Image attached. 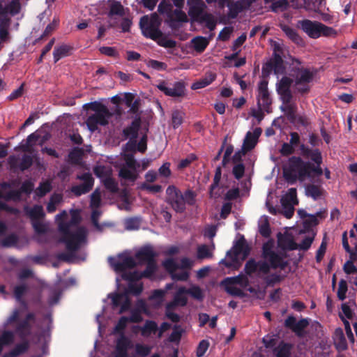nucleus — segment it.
I'll return each instance as SVG.
<instances>
[{
	"label": "nucleus",
	"mask_w": 357,
	"mask_h": 357,
	"mask_svg": "<svg viewBox=\"0 0 357 357\" xmlns=\"http://www.w3.org/2000/svg\"><path fill=\"white\" fill-rule=\"evenodd\" d=\"M273 241L271 240L264 243L261 247V257L265 260L255 261L250 258L245 261L244 266L245 274L252 275L258 272L260 275H266L271 272V268H280L283 271L287 267L288 261L284 259L287 257L286 253H278L273 251Z\"/></svg>",
	"instance_id": "nucleus-1"
},
{
	"label": "nucleus",
	"mask_w": 357,
	"mask_h": 357,
	"mask_svg": "<svg viewBox=\"0 0 357 357\" xmlns=\"http://www.w3.org/2000/svg\"><path fill=\"white\" fill-rule=\"evenodd\" d=\"M283 174L284 178H303L320 176L322 169L314 167L310 162H304L300 157L292 156L283 165Z\"/></svg>",
	"instance_id": "nucleus-2"
},
{
	"label": "nucleus",
	"mask_w": 357,
	"mask_h": 357,
	"mask_svg": "<svg viewBox=\"0 0 357 357\" xmlns=\"http://www.w3.org/2000/svg\"><path fill=\"white\" fill-rule=\"evenodd\" d=\"M89 108L94 113L88 116L86 123L91 132L96 130L99 126H104L109 123L112 113L106 105L99 102H93L90 103Z\"/></svg>",
	"instance_id": "nucleus-3"
},
{
	"label": "nucleus",
	"mask_w": 357,
	"mask_h": 357,
	"mask_svg": "<svg viewBox=\"0 0 357 357\" xmlns=\"http://www.w3.org/2000/svg\"><path fill=\"white\" fill-rule=\"evenodd\" d=\"M59 231L63 234L61 241L66 244L68 252H76L81 243L85 241L86 230L84 227H78L77 230L73 231L68 229V224H61L59 227Z\"/></svg>",
	"instance_id": "nucleus-4"
},
{
	"label": "nucleus",
	"mask_w": 357,
	"mask_h": 357,
	"mask_svg": "<svg viewBox=\"0 0 357 357\" xmlns=\"http://www.w3.org/2000/svg\"><path fill=\"white\" fill-rule=\"evenodd\" d=\"M316 71L303 67H295L292 70L291 76L294 87L300 93H306L310 91V84L313 81Z\"/></svg>",
	"instance_id": "nucleus-5"
},
{
	"label": "nucleus",
	"mask_w": 357,
	"mask_h": 357,
	"mask_svg": "<svg viewBox=\"0 0 357 357\" xmlns=\"http://www.w3.org/2000/svg\"><path fill=\"white\" fill-rule=\"evenodd\" d=\"M162 20L155 13L150 15H144L139 21V26L142 34L146 37L156 40L162 36L160 29Z\"/></svg>",
	"instance_id": "nucleus-6"
},
{
	"label": "nucleus",
	"mask_w": 357,
	"mask_h": 357,
	"mask_svg": "<svg viewBox=\"0 0 357 357\" xmlns=\"http://www.w3.org/2000/svg\"><path fill=\"white\" fill-rule=\"evenodd\" d=\"M302 30L310 38H318L321 36L335 37L337 31L332 27L327 26L317 21L303 20L298 22Z\"/></svg>",
	"instance_id": "nucleus-7"
},
{
	"label": "nucleus",
	"mask_w": 357,
	"mask_h": 357,
	"mask_svg": "<svg viewBox=\"0 0 357 357\" xmlns=\"http://www.w3.org/2000/svg\"><path fill=\"white\" fill-rule=\"evenodd\" d=\"M243 152H236L232 157V174L235 178L246 177L250 178L254 172L252 162L245 164L241 158Z\"/></svg>",
	"instance_id": "nucleus-8"
},
{
	"label": "nucleus",
	"mask_w": 357,
	"mask_h": 357,
	"mask_svg": "<svg viewBox=\"0 0 357 357\" xmlns=\"http://www.w3.org/2000/svg\"><path fill=\"white\" fill-rule=\"evenodd\" d=\"M158 10L161 14H166L169 20L173 23L174 22H187L188 16L181 8H176L173 10V6L166 1H162L160 3L158 7Z\"/></svg>",
	"instance_id": "nucleus-9"
},
{
	"label": "nucleus",
	"mask_w": 357,
	"mask_h": 357,
	"mask_svg": "<svg viewBox=\"0 0 357 357\" xmlns=\"http://www.w3.org/2000/svg\"><path fill=\"white\" fill-rule=\"evenodd\" d=\"M118 258L114 257H108V263H109L111 267L114 269L115 272L120 273L124 272L128 268H133L137 265L136 262L130 256H128L124 253H120L118 255Z\"/></svg>",
	"instance_id": "nucleus-10"
},
{
	"label": "nucleus",
	"mask_w": 357,
	"mask_h": 357,
	"mask_svg": "<svg viewBox=\"0 0 357 357\" xmlns=\"http://www.w3.org/2000/svg\"><path fill=\"white\" fill-rule=\"evenodd\" d=\"M156 87L167 96L180 98L185 96V85L181 82L169 84L165 81H160Z\"/></svg>",
	"instance_id": "nucleus-11"
},
{
	"label": "nucleus",
	"mask_w": 357,
	"mask_h": 357,
	"mask_svg": "<svg viewBox=\"0 0 357 357\" xmlns=\"http://www.w3.org/2000/svg\"><path fill=\"white\" fill-rule=\"evenodd\" d=\"M35 319L36 315L34 313L30 312L26 314L25 318L18 321L15 329H14V331H12L14 335H17L21 340H26L31 334V325L30 321H35Z\"/></svg>",
	"instance_id": "nucleus-12"
},
{
	"label": "nucleus",
	"mask_w": 357,
	"mask_h": 357,
	"mask_svg": "<svg viewBox=\"0 0 357 357\" xmlns=\"http://www.w3.org/2000/svg\"><path fill=\"white\" fill-rule=\"evenodd\" d=\"M167 202L171 204L172 209L176 213H183L186 202L181 197V192L174 186H169L167 188Z\"/></svg>",
	"instance_id": "nucleus-13"
},
{
	"label": "nucleus",
	"mask_w": 357,
	"mask_h": 357,
	"mask_svg": "<svg viewBox=\"0 0 357 357\" xmlns=\"http://www.w3.org/2000/svg\"><path fill=\"white\" fill-rule=\"evenodd\" d=\"M257 0H238L228 2L227 17L229 19H236L238 14L248 9L251 5Z\"/></svg>",
	"instance_id": "nucleus-14"
},
{
	"label": "nucleus",
	"mask_w": 357,
	"mask_h": 357,
	"mask_svg": "<svg viewBox=\"0 0 357 357\" xmlns=\"http://www.w3.org/2000/svg\"><path fill=\"white\" fill-rule=\"evenodd\" d=\"M257 105L260 109H264L269 112V107L271 105V98L268 89V83L266 81H261L258 86Z\"/></svg>",
	"instance_id": "nucleus-15"
},
{
	"label": "nucleus",
	"mask_w": 357,
	"mask_h": 357,
	"mask_svg": "<svg viewBox=\"0 0 357 357\" xmlns=\"http://www.w3.org/2000/svg\"><path fill=\"white\" fill-rule=\"evenodd\" d=\"M309 326V321L306 319H301L296 321L294 316H289L284 320V327L291 329L297 337H301L304 335V329Z\"/></svg>",
	"instance_id": "nucleus-16"
},
{
	"label": "nucleus",
	"mask_w": 357,
	"mask_h": 357,
	"mask_svg": "<svg viewBox=\"0 0 357 357\" xmlns=\"http://www.w3.org/2000/svg\"><path fill=\"white\" fill-rule=\"evenodd\" d=\"M10 169L14 171H24L28 169L33 162V158L28 155H24L22 158L10 155L8 160Z\"/></svg>",
	"instance_id": "nucleus-17"
},
{
	"label": "nucleus",
	"mask_w": 357,
	"mask_h": 357,
	"mask_svg": "<svg viewBox=\"0 0 357 357\" xmlns=\"http://www.w3.org/2000/svg\"><path fill=\"white\" fill-rule=\"evenodd\" d=\"M188 5L189 6L188 15L194 22H196L206 12L207 6L202 0H188Z\"/></svg>",
	"instance_id": "nucleus-18"
},
{
	"label": "nucleus",
	"mask_w": 357,
	"mask_h": 357,
	"mask_svg": "<svg viewBox=\"0 0 357 357\" xmlns=\"http://www.w3.org/2000/svg\"><path fill=\"white\" fill-rule=\"evenodd\" d=\"M157 256L158 254L151 245L144 246L135 253V259L140 266L146 262H155Z\"/></svg>",
	"instance_id": "nucleus-19"
},
{
	"label": "nucleus",
	"mask_w": 357,
	"mask_h": 357,
	"mask_svg": "<svg viewBox=\"0 0 357 357\" xmlns=\"http://www.w3.org/2000/svg\"><path fill=\"white\" fill-rule=\"evenodd\" d=\"M293 83V78L283 77L278 84L277 91L282 102H290L291 100L292 94L290 86Z\"/></svg>",
	"instance_id": "nucleus-20"
},
{
	"label": "nucleus",
	"mask_w": 357,
	"mask_h": 357,
	"mask_svg": "<svg viewBox=\"0 0 357 357\" xmlns=\"http://www.w3.org/2000/svg\"><path fill=\"white\" fill-rule=\"evenodd\" d=\"M125 162L126 165L119 170V176L121 178H135L136 162L133 156L130 154L126 155Z\"/></svg>",
	"instance_id": "nucleus-21"
},
{
	"label": "nucleus",
	"mask_w": 357,
	"mask_h": 357,
	"mask_svg": "<svg viewBox=\"0 0 357 357\" xmlns=\"http://www.w3.org/2000/svg\"><path fill=\"white\" fill-rule=\"evenodd\" d=\"M261 132L260 128H256L253 132H248L244 139L242 149L238 152H243V155H245L248 151L254 149L257 143V139Z\"/></svg>",
	"instance_id": "nucleus-22"
},
{
	"label": "nucleus",
	"mask_w": 357,
	"mask_h": 357,
	"mask_svg": "<svg viewBox=\"0 0 357 357\" xmlns=\"http://www.w3.org/2000/svg\"><path fill=\"white\" fill-rule=\"evenodd\" d=\"M248 276L250 275L240 273L236 276L228 277L222 281V284L231 286L239 285L241 288L245 289L250 284Z\"/></svg>",
	"instance_id": "nucleus-23"
},
{
	"label": "nucleus",
	"mask_w": 357,
	"mask_h": 357,
	"mask_svg": "<svg viewBox=\"0 0 357 357\" xmlns=\"http://www.w3.org/2000/svg\"><path fill=\"white\" fill-rule=\"evenodd\" d=\"M300 149L304 157L310 158L313 162H314L315 165L312 164L314 167H320V165L322 162V157L321 152L318 149H310L304 144L301 146Z\"/></svg>",
	"instance_id": "nucleus-24"
},
{
	"label": "nucleus",
	"mask_w": 357,
	"mask_h": 357,
	"mask_svg": "<svg viewBox=\"0 0 357 357\" xmlns=\"http://www.w3.org/2000/svg\"><path fill=\"white\" fill-rule=\"evenodd\" d=\"M325 191L319 183H307L305 185V195L314 200L320 199Z\"/></svg>",
	"instance_id": "nucleus-25"
},
{
	"label": "nucleus",
	"mask_w": 357,
	"mask_h": 357,
	"mask_svg": "<svg viewBox=\"0 0 357 357\" xmlns=\"http://www.w3.org/2000/svg\"><path fill=\"white\" fill-rule=\"evenodd\" d=\"M29 347L30 344H29L27 340H21L20 343L17 344L10 351L4 354L2 357H17L20 355H23L28 351Z\"/></svg>",
	"instance_id": "nucleus-26"
},
{
	"label": "nucleus",
	"mask_w": 357,
	"mask_h": 357,
	"mask_svg": "<svg viewBox=\"0 0 357 357\" xmlns=\"http://www.w3.org/2000/svg\"><path fill=\"white\" fill-rule=\"evenodd\" d=\"M103 185L106 190L113 195H117L121 197H127V190L126 188L120 189L118 187V182L116 180H102Z\"/></svg>",
	"instance_id": "nucleus-27"
},
{
	"label": "nucleus",
	"mask_w": 357,
	"mask_h": 357,
	"mask_svg": "<svg viewBox=\"0 0 357 357\" xmlns=\"http://www.w3.org/2000/svg\"><path fill=\"white\" fill-rule=\"evenodd\" d=\"M216 76L215 73L207 72L203 77L197 80L192 84L191 89L197 90L204 88L211 84L215 79Z\"/></svg>",
	"instance_id": "nucleus-28"
},
{
	"label": "nucleus",
	"mask_w": 357,
	"mask_h": 357,
	"mask_svg": "<svg viewBox=\"0 0 357 357\" xmlns=\"http://www.w3.org/2000/svg\"><path fill=\"white\" fill-rule=\"evenodd\" d=\"M82 183L70 188V192L75 194V196L79 197L84 194L89 192L94 185V180H82Z\"/></svg>",
	"instance_id": "nucleus-29"
},
{
	"label": "nucleus",
	"mask_w": 357,
	"mask_h": 357,
	"mask_svg": "<svg viewBox=\"0 0 357 357\" xmlns=\"http://www.w3.org/2000/svg\"><path fill=\"white\" fill-rule=\"evenodd\" d=\"M187 305V297L183 292L177 289L176 292L174 294L172 301L167 303V309H174L176 307H185Z\"/></svg>",
	"instance_id": "nucleus-30"
},
{
	"label": "nucleus",
	"mask_w": 357,
	"mask_h": 357,
	"mask_svg": "<svg viewBox=\"0 0 357 357\" xmlns=\"http://www.w3.org/2000/svg\"><path fill=\"white\" fill-rule=\"evenodd\" d=\"M178 290L184 294L190 295L192 298L197 301H202L204 298V294L198 285H192L188 289L183 286L179 287Z\"/></svg>",
	"instance_id": "nucleus-31"
},
{
	"label": "nucleus",
	"mask_w": 357,
	"mask_h": 357,
	"mask_svg": "<svg viewBox=\"0 0 357 357\" xmlns=\"http://www.w3.org/2000/svg\"><path fill=\"white\" fill-rule=\"evenodd\" d=\"M334 344L339 351H345L347 349V340H345L344 332L341 328L335 329L334 331Z\"/></svg>",
	"instance_id": "nucleus-32"
},
{
	"label": "nucleus",
	"mask_w": 357,
	"mask_h": 357,
	"mask_svg": "<svg viewBox=\"0 0 357 357\" xmlns=\"http://www.w3.org/2000/svg\"><path fill=\"white\" fill-rule=\"evenodd\" d=\"M199 24H204L210 31H213L217 24V20L215 16L209 13L206 12L203 15L196 20Z\"/></svg>",
	"instance_id": "nucleus-33"
},
{
	"label": "nucleus",
	"mask_w": 357,
	"mask_h": 357,
	"mask_svg": "<svg viewBox=\"0 0 357 357\" xmlns=\"http://www.w3.org/2000/svg\"><path fill=\"white\" fill-rule=\"evenodd\" d=\"M281 29L286 34V36L292 40L294 43L298 45H303L304 41L302 38L298 35L297 31L293 28L287 25H281Z\"/></svg>",
	"instance_id": "nucleus-34"
},
{
	"label": "nucleus",
	"mask_w": 357,
	"mask_h": 357,
	"mask_svg": "<svg viewBox=\"0 0 357 357\" xmlns=\"http://www.w3.org/2000/svg\"><path fill=\"white\" fill-rule=\"evenodd\" d=\"M140 127V120L135 119L132 123L123 130V135L126 139H135Z\"/></svg>",
	"instance_id": "nucleus-35"
},
{
	"label": "nucleus",
	"mask_w": 357,
	"mask_h": 357,
	"mask_svg": "<svg viewBox=\"0 0 357 357\" xmlns=\"http://www.w3.org/2000/svg\"><path fill=\"white\" fill-rule=\"evenodd\" d=\"M241 255L240 252H237L232 250L227 251L228 260H222V264L227 268H238V257Z\"/></svg>",
	"instance_id": "nucleus-36"
},
{
	"label": "nucleus",
	"mask_w": 357,
	"mask_h": 357,
	"mask_svg": "<svg viewBox=\"0 0 357 357\" xmlns=\"http://www.w3.org/2000/svg\"><path fill=\"white\" fill-rule=\"evenodd\" d=\"M222 180H214L213 183L210 186V197L218 199L224 194L226 188L221 183Z\"/></svg>",
	"instance_id": "nucleus-37"
},
{
	"label": "nucleus",
	"mask_w": 357,
	"mask_h": 357,
	"mask_svg": "<svg viewBox=\"0 0 357 357\" xmlns=\"http://www.w3.org/2000/svg\"><path fill=\"white\" fill-rule=\"evenodd\" d=\"M291 349V344L282 341L278 347L273 349V352L275 354V357H290Z\"/></svg>",
	"instance_id": "nucleus-38"
},
{
	"label": "nucleus",
	"mask_w": 357,
	"mask_h": 357,
	"mask_svg": "<svg viewBox=\"0 0 357 357\" xmlns=\"http://www.w3.org/2000/svg\"><path fill=\"white\" fill-rule=\"evenodd\" d=\"M71 50L70 46L64 44L55 47L53 52L54 62L56 63L61 58L67 56Z\"/></svg>",
	"instance_id": "nucleus-39"
},
{
	"label": "nucleus",
	"mask_w": 357,
	"mask_h": 357,
	"mask_svg": "<svg viewBox=\"0 0 357 357\" xmlns=\"http://www.w3.org/2000/svg\"><path fill=\"white\" fill-rule=\"evenodd\" d=\"M27 215L31 221H40L45 217L43 206L40 205H34L31 209L27 211Z\"/></svg>",
	"instance_id": "nucleus-40"
},
{
	"label": "nucleus",
	"mask_w": 357,
	"mask_h": 357,
	"mask_svg": "<svg viewBox=\"0 0 357 357\" xmlns=\"http://www.w3.org/2000/svg\"><path fill=\"white\" fill-rule=\"evenodd\" d=\"M126 15L125 9L119 1L113 0L109 1V10L108 15L112 17L114 15L124 16Z\"/></svg>",
	"instance_id": "nucleus-41"
},
{
	"label": "nucleus",
	"mask_w": 357,
	"mask_h": 357,
	"mask_svg": "<svg viewBox=\"0 0 357 357\" xmlns=\"http://www.w3.org/2000/svg\"><path fill=\"white\" fill-rule=\"evenodd\" d=\"M14 342V333L11 331H4L0 335V354L5 346L11 345Z\"/></svg>",
	"instance_id": "nucleus-42"
},
{
	"label": "nucleus",
	"mask_w": 357,
	"mask_h": 357,
	"mask_svg": "<svg viewBox=\"0 0 357 357\" xmlns=\"http://www.w3.org/2000/svg\"><path fill=\"white\" fill-rule=\"evenodd\" d=\"M280 202H282V204L297 205L298 200L296 188H292L289 189L287 194H285V195L282 197V199H280Z\"/></svg>",
	"instance_id": "nucleus-43"
},
{
	"label": "nucleus",
	"mask_w": 357,
	"mask_h": 357,
	"mask_svg": "<svg viewBox=\"0 0 357 357\" xmlns=\"http://www.w3.org/2000/svg\"><path fill=\"white\" fill-rule=\"evenodd\" d=\"M231 250L233 252L242 253L243 259L248 257V255L250 254V248L248 247V245H246L245 240L243 236H242L241 239L236 242L234 248H233V249Z\"/></svg>",
	"instance_id": "nucleus-44"
},
{
	"label": "nucleus",
	"mask_w": 357,
	"mask_h": 357,
	"mask_svg": "<svg viewBox=\"0 0 357 357\" xmlns=\"http://www.w3.org/2000/svg\"><path fill=\"white\" fill-rule=\"evenodd\" d=\"M191 42L194 50L199 53L204 52L209 43L208 40L202 36H197Z\"/></svg>",
	"instance_id": "nucleus-45"
},
{
	"label": "nucleus",
	"mask_w": 357,
	"mask_h": 357,
	"mask_svg": "<svg viewBox=\"0 0 357 357\" xmlns=\"http://www.w3.org/2000/svg\"><path fill=\"white\" fill-rule=\"evenodd\" d=\"M93 172L99 178H112V169L109 166L98 165L94 167Z\"/></svg>",
	"instance_id": "nucleus-46"
},
{
	"label": "nucleus",
	"mask_w": 357,
	"mask_h": 357,
	"mask_svg": "<svg viewBox=\"0 0 357 357\" xmlns=\"http://www.w3.org/2000/svg\"><path fill=\"white\" fill-rule=\"evenodd\" d=\"M122 279L132 283H135L143 278H146V276L144 275V273L135 271L133 272H122Z\"/></svg>",
	"instance_id": "nucleus-47"
},
{
	"label": "nucleus",
	"mask_w": 357,
	"mask_h": 357,
	"mask_svg": "<svg viewBox=\"0 0 357 357\" xmlns=\"http://www.w3.org/2000/svg\"><path fill=\"white\" fill-rule=\"evenodd\" d=\"M158 331V325L155 321L146 320L145 325L141 328V334L143 337H148L151 333H155Z\"/></svg>",
	"instance_id": "nucleus-48"
},
{
	"label": "nucleus",
	"mask_w": 357,
	"mask_h": 357,
	"mask_svg": "<svg viewBox=\"0 0 357 357\" xmlns=\"http://www.w3.org/2000/svg\"><path fill=\"white\" fill-rule=\"evenodd\" d=\"M146 182L142 184V189L152 194H156L161 191V185L155 184L153 182L155 180H146Z\"/></svg>",
	"instance_id": "nucleus-49"
},
{
	"label": "nucleus",
	"mask_w": 357,
	"mask_h": 357,
	"mask_svg": "<svg viewBox=\"0 0 357 357\" xmlns=\"http://www.w3.org/2000/svg\"><path fill=\"white\" fill-rule=\"evenodd\" d=\"M26 292H28V286L26 284H21L14 287L13 296L17 301H21Z\"/></svg>",
	"instance_id": "nucleus-50"
},
{
	"label": "nucleus",
	"mask_w": 357,
	"mask_h": 357,
	"mask_svg": "<svg viewBox=\"0 0 357 357\" xmlns=\"http://www.w3.org/2000/svg\"><path fill=\"white\" fill-rule=\"evenodd\" d=\"M109 298H111V302H112L113 309H116L121 303H123V301H125L126 298L129 297L126 293H114L113 294H110Z\"/></svg>",
	"instance_id": "nucleus-51"
},
{
	"label": "nucleus",
	"mask_w": 357,
	"mask_h": 357,
	"mask_svg": "<svg viewBox=\"0 0 357 357\" xmlns=\"http://www.w3.org/2000/svg\"><path fill=\"white\" fill-rule=\"evenodd\" d=\"M20 0H12L6 6V15L9 13L11 15H15L20 13Z\"/></svg>",
	"instance_id": "nucleus-52"
},
{
	"label": "nucleus",
	"mask_w": 357,
	"mask_h": 357,
	"mask_svg": "<svg viewBox=\"0 0 357 357\" xmlns=\"http://www.w3.org/2000/svg\"><path fill=\"white\" fill-rule=\"evenodd\" d=\"M141 225V219L139 218H130L125 220V228L128 231L137 230Z\"/></svg>",
	"instance_id": "nucleus-53"
},
{
	"label": "nucleus",
	"mask_w": 357,
	"mask_h": 357,
	"mask_svg": "<svg viewBox=\"0 0 357 357\" xmlns=\"http://www.w3.org/2000/svg\"><path fill=\"white\" fill-rule=\"evenodd\" d=\"M132 100H133V96L131 94H130L129 96H128L126 97V104L128 107H130V112L133 114H135L139 110V105H140V100L137 99V100H134L133 102H132Z\"/></svg>",
	"instance_id": "nucleus-54"
},
{
	"label": "nucleus",
	"mask_w": 357,
	"mask_h": 357,
	"mask_svg": "<svg viewBox=\"0 0 357 357\" xmlns=\"http://www.w3.org/2000/svg\"><path fill=\"white\" fill-rule=\"evenodd\" d=\"M196 196L197 195L195 192L192 190H187L184 192V194L181 193V197H183L184 202L189 206L195 205Z\"/></svg>",
	"instance_id": "nucleus-55"
},
{
	"label": "nucleus",
	"mask_w": 357,
	"mask_h": 357,
	"mask_svg": "<svg viewBox=\"0 0 357 357\" xmlns=\"http://www.w3.org/2000/svg\"><path fill=\"white\" fill-rule=\"evenodd\" d=\"M278 245H280V248L288 250H296L299 249L298 244L291 238H287L284 241L278 240Z\"/></svg>",
	"instance_id": "nucleus-56"
},
{
	"label": "nucleus",
	"mask_w": 357,
	"mask_h": 357,
	"mask_svg": "<svg viewBox=\"0 0 357 357\" xmlns=\"http://www.w3.org/2000/svg\"><path fill=\"white\" fill-rule=\"evenodd\" d=\"M197 156L191 153L188 155L185 158L181 159L177 163V169L179 170H183L190 165V164L196 160Z\"/></svg>",
	"instance_id": "nucleus-57"
},
{
	"label": "nucleus",
	"mask_w": 357,
	"mask_h": 357,
	"mask_svg": "<svg viewBox=\"0 0 357 357\" xmlns=\"http://www.w3.org/2000/svg\"><path fill=\"white\" fill-rule=\"evenodd\" d=\"M273 68L276 74H282L284 73V68L281 55L274 56L273 60Z\"/></svg>",
	"instance_id": "nucleus-58"
},
{
	"label": "nucleus",
	"mask_w": 357,
	"mask_h": 357,
	"mask_svg": "<svg viewBox=\"0 0 357 357\" xmlns=\"http://www.w3.org/2000/svg\"><path fill=\"white\" fill-rule=\"evenodd\" d=\"M289 2L287 0H278L272 3L271 9L273 12L284 11L287 9Z\"/></svg>",
	"instance_id": "nucleus-59"
},
{
	"label": "nucleus",
	"mask_w": 357,
	"mask_h": 357,
	"mask_svg": "<svg viewBox=\"0 0 357 357\" xmlns=\"http://www.w3.org/2000/svg\"><path fill=\"white\" fill-rule=\"evenodd\" d=\"M259 234L264 238H268L271 236V227H269L268 220L267 218L264 220L263 222L259 224Z\"/></svg>",
	"instance_id": "nucleus-60"
},
{
	"label": "nucleus",
	"mask_w": 357,
	"mask_h": 357,
	"mask_svg": "<svg viewBox=\"0 0 357 357\" xmlns=\"http://www.w3.org/2000/svg\"><path fill=\"white\" fill-rule=\"evenodd\" d=\"M183 115V113L179 110L173 111L172 114V123L174 128H176L182 124Z\"/></svg>",
	"instance_id": "nucleus-61"
},
{
	"label": "nucleus",
	"mask_w": 357,
	"mask_h": 357,
	"mask_svg": "<svg viewBox=\"0 0 357 357\" xmlns=\"http://www.w3.org/2000/svg\"><path fill=\"white\" fill-rule=\"evenodd\" d=\"M31 224H32V227L34 229L35 233L38 235H42L47 233V226L40 220H32L31 221Z\"/></svg>",
	"instance_id": "nucleus-62"
},
{
	"label": "nucleus",
	"mask_w": 357,
	"mask_h": 357,
	"mask_svg": "<svg viewBox=\"0 0 357 357\" xmlns=\"http://www.w3.org/2000/svg\"><path fill=\"white\" fill-rule=\"evenodd\" d=\"M284 106L282 107V110L287 114V115L293 119L295 117V114L296 112V105L295 103H291L290 102H283Z\"/></svg>",
	"instance_id": "nucleus-63"
},
{
	"label": "nucleus",
	"mask_w": 357,
	"mask_h": 357,
	"mask_svg": "<svg viewBox=\"0 0 357 357\" xmlns=\"http://www.w3.org/2000/svg\"><path fill=\"white\" fill-rule=\"evenodd\" d=\"M137 355L142 357H146L151 354V348L146 344H137L135 346Z\"/></svg>",
	"instance_id": "nucleus-64"
}]
</instances>
